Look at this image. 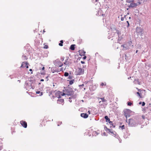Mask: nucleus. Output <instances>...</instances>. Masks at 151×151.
I'll return each mask as SVG.
<instances>
[{"instance_id":"24","label":"nucleus","mask_w":151,"mask_h":151,"mask_svg":"<svg viewBox=\"0 0 151 151\" xmlns=\"http://www.w3.org/2000/svg\"><path fill=\"white\" fill-rule=\"evenodd\" d=\"M2 146V144L1 143H0V150H1L3 148Z\"/></svg>"},{"instance_id":"56","label":"nucleus","mask_w":151,"mask_h":151,"mask_svg":"<svg viewBox=\"0 0 151 151\" xmlns=\"http://www.w3.org/2000/svg\"><path fill=\"white\" fill-rule=\"evenodd\" d=\"M45 32V30H43V32Z\"/></svg>"},{"instance_id":"16","label":"nucleus","mask_w":151,"mask_h":151,"mask_svg":"<svg viewBox=\"0 0 151 151\" xmlns=\"http://www.w3.org/2000/svg\"><path fill=\"white\" fill-rule=\"evenodd\" d=\"M79 53L80 54V55L82 56H84L85 55V53L86 52H85L84 51L81 50H80L79 51Z\"/></svg>"},{"instance_id":"11","label":"nucleus","mask_w":151,"mask_h":151,"mask_svg":"<svg viewBox=\"0 0 151 151\" xmlns=\"http://www.w3.org/2000/svg\"><path fill=\"white\" fill-rule=\"evenodd\" d=\"M73 91L72 88H71L70 91H67V95L68 96L69 95H73Z\"/></svg>"},{"instance_id":"6","label":"nucleus","mask_w":151,"mask_h":151,"mask_svg":"<svg viewBox=\"0 0 151 151\" xmlns=\"http://www.w3.org/2000/svg\"><path fill=\"white\" fill-rule=\"evenodd\" d=\"M97 99L99 101V103L101 104V101L104 103L107 101V100L105 99L104 97L103 98H99L98 97Z\"/></svg>"},{"instance_id":"63","label":"nucleus","mask_w":151,"mask_h":151,"mask_svg":"<svg viewBox=\"0 0 151 151\" xmlns=\"http://www.w3.org/2000/svg\"><path fill=\"white\" fill-rule=\"evenodd\" d=\"M60 122V123L61 124L62 123V122Z\"/></svg>"},{"instance_id":"41","label":"nucleus","mask_w":151,"mask_h":151,"mask_svg":"<svg viewBox=\"0 0 151 151\" xmlns=\"http://www.w3.org/2000/svg\"><path fill=\"white\" fill-rule=\"evenodd\" d=\"M64 76L66 77V72H65V73H64Z\"/></svg>"},{"instance_id":"44","label":"nucleus","mask_w":151,"mask_h":151,"mask_svg":"<svg viewBox=\"0 0 151 151\" xmlns=\"http://www.w3.org/2000/svg\"><path fill=\"white\" fill-rule=\"evenodd\" d=\"M45 68V67H43L42 68V70H44Z\"/></svg>"},{"instance_id":"32","label":"nucleus","mask_w":151,"mask_h":151,"mask_svg":"<svg viewBox=\"0 0 151 151\" xmlns=\"http://www.w3.org/2000/svg\"><path fill=\"white\" fill-rule=\"evenodd\" d=\"M142 103V106H144L145 104V102H143Z\"/></svg>"},{"instance_id":"37","label":"nucleus","mask_w":151,"mask_h":151,"mask_svg":"<svg viewBox=\"0 0 151 151\" xmlns=\"http://www.w3.org/2000/svg\"><path fill=\"white\" fill-rule=\"evenodd\" d=\"M142 118L143 119H145V116L144 115H142Z\"/></svg>"},{"instance_id":"62","label":"nucleus","mask_w":151,"mask_h":151,"mask_svg":"<svg viewBox=\"0 0 151 151\" xmlns=\"http://www.w3.org/2000/svg\"><path fill=\"white\" fill-rule=\"evenodd\" d=\"M104 134H105V133H104Z\"/></svg>"},{"instance_id":"9","label":"nucleus","mask_w":151,"mask_h":151,"mask_svg":"<svg viewBox=\"0 0 151 151\" xmlns=\"http://www.w3.org/2000/svg\"><path fill=\"white\" fill-rule=\"evenodd\" d=\"M29 64L27 62H23L22 63V65L20 67V68H22L23 67H26L27 68H29L28 66Z\"/></svg>"},{"instance_id":"29","label":"nucleus","mask_w":151,"mask_h":151,"mask_svg":"<svg viewBox=\"0 0 151 151\" xmlns=\"http://www.w3.org/2000/svg\"><path fill=\"white\" fill-rule=\"evenodd\" d=\"M104 85H106V84H104L103 83H101L100 84V86H103Z\"/></svg>"},{"instance_id":"25","label":"nucleus","mask_w":151,"mask_h":151,"mask_svg":"<svg viewBox=\"0 0 151 151\" xmlns=\"http://www.w3.org/2000/svg\"><path fill=\"white\" fill-rule=\"evenodd\" d=\"M116 32L117 34L118 35H121V33L118 30Z\"/></svg>"},{"instance_id":"58","label":"nucleus","mask_w":151,"mask_h":151,"mask_svg":"<svg viewBox=\"0 0 151 151\" xmlns=\"http://www.w3.org/2000/svg\"><path fill=\"white\" fill-rule=\"evenodd\" d=\"M63 70V69L62 68H61V70H62V71Z\"/></svg>"},{"instance_id":"1","label":"nucleus","mask_w":151,"mask_h":151,"mask_svg":"<svg viewBox=\"0 0 151 151\" xmlns=\"http://www.w3.org/2000/svg\"><path fill=\"white\" fill-rule=\"evenodd\" d=\"M128 123L130 127H134L138 124L139 122L137 118L134 117L129 119Z\"/></svg>"},{"instance_id":"43","label":"nucleus","mask_w":151,"mask_h":151,"mask_svg":"<svg viewBox=\"0 0 151 151\" xmlns=\"http://www.w3.org/2000/svg\"><path fill=\"white\" fill-rule=\"evenodd\" d=\"M40 81H44V80L43 79H41L40 80Z\"/></svg>"},{"instance_id":"14","label":"nucleus","mask_w":151,"mask_h":151,"mask_svg":"<svg viewBox=\"0 0 151 151\" xmlns=\"http://www.w3.org/2000/svg\"><path fill=\"white\" fill-rule=\"evenodd\" d=\"M64 101L63 99H60L57 100V103L59 104H62L64 102Z\"/></svg>"},{"instance_id":"53","label":"nucleus","mask_w":151,"mask_h":151,"mask_svg":"<svg viewBox=\"0 0 151 151\" xmlns=\"http://www.w3.org/2000/svg\"><path fill=\"white\" fill-rule=\"evenodd\" d=\"M129 44H130L132 43V42L130 41V42H129Z\"/></svg>"},{"instance_id":"47","label":"nucleus","mask_w":151,"mask_h":151,"mask_svg":"<svg viewBox=\"0 0 151 151\" xmlns=\"http://www.w3.org/2000/svg\"><path fill=\"white\" fill-rule=\"evenodd\" d=\"M69 75V73H67V77Z\"/></svg>"},{"instance_id":"5","label":"nucleus","mask_w":151,"mask_h":151,"mask_svg":"<svg viewBox=\"0 0 151 151\" xmlns=\"http://www.w3.org/2000/svg\"><path fill=\"white\" fill-rule=\"evenodd\" d=\"M24 87L28 91L29 90V89L32 88L30 84H29L28 83H27L26 82H25Z\"/></svg>"},{"instance_id":"54","label":"nucleus","mask_w":151,"mask_h":151,"mask_svg":"<svg viewBox=\"0 0 151 151\" xmlns=\"http://www.w3.org/2000/svg\"><path fill=\"white\" fill-rule=\"evenodd\" d=\"M136 89L137 90H138V91H139V89H138V88H136Z\"/></svg>"},{"instance_id":"10","label":"nucleus","mask_w":151,"mask_h":151,"mask_svg":"<svg viewBox=\"0 0 151 151\" xmlns=\"http://www.w3.org/2000/svg\"><path fill=\"white\" fill-rule=\"evenodd\" d=\"M105 119H106V122H109V123L111 125L113 124V122H111L110 121V119L109 118H108V117L107 116H105L104 117Z\"/></svg>"},{"instance_id":"27","label":"nucleus","mask_w":151,"mask_h":151,"mask_svg":"<svg viewBox=\"0 0 151 151\" xmlns=\"http://www.w3.org/2000/svg\"><path fill=\"white\" fill-rule=\"evenodd\" d=\"M121 46L122 47H123V48H125L126 49H127L128 48V47H125L124 45H122Z\"/></svg>"},{"instance_id":"36","label":"nucleus","mask_w":151,"mask_h":151,"mask_svg":"<svg viewBox=\"0 0 151 151\" xmlns=\"http://www.w3.org/2000/svg\"><path fill=\"white\" fill-rule=\"evenodd\" d=\"M86 58V56H85V55L84 56V57L83 58V59H85Z\"/></svg>"},{"instance_id":"23","label":"nucleus","mask_w":151,"mask_h":151,"mask_svg":"<svg viewBox=\"0 0 151 151\" xmlns=\"http://www.w3.org/2000/svg\"><path fill=\"white\" fill-rule=\"evenodd\" d=\"M124 115L125 116L126 118H127V117L129 116V115L127 114V112H124Z\"/></svg>"},{"instance_id":"22","label":"nucleus","mask_w":151,"mask_h":151,"mask_svg":"<svg viewBox=\"0 0 151 151\" xmlns=\"http://www.w3.org/2000/svg\"><path fill=\"white\" fill-rule=\"evenodd\" d=\"M63 40H61L60 41V43L59 44V45L60 46H63Z\"/></svg>"},{"instance_id":"40","label":"nucleus","mask_w":151,"mask_h":151,"mask_svg":"<svg viewBox=\"0 0 151 151\" xmlns=\"http://www.w3.org/2000/svg\"><path fill=\"white\" fill-rule=\"evenodd\" d=\"M69 99H70V97H69ZM69 101L70 102H71L72 101V100H71L70 99Z\"/></svg>"},{"instance_id":"3","label":"nucleus","mask_w":151,"mask_h":151,"mask_svg":"<svg viewBox=\"0 0 151 151\" xmlns=\"http://www.w3.org/2000/svg\"><path fill=\"white\" fill-rule=\"evenodd\" d=\"M54 65L58 67H61L63 64L61 62H60L59 60H56L54 62Z\"/></svg>"},{"instance_id":"8","label":"nucleus","mask_w":151,"mask_h":151,"mask_svg":"<svg viewBox=\"0 0 151 151\" xmlns=\"http://www.w3.org/2000/svg\"><path fill=\"white\" fill-rule=\"evenodd\" d=\"M21 124L25 128L27 127V122L24 121H21L20 122Z\"/></svg>"},{"instance_id":"35","label":"nucleus","mask_w":151,"mask_h":151,"mask_svg":"<svg viewBox=\"0 0 151 151\" xmlns=\"http://www.w3.org/2000/svg\"><path fill=\"white\" fill-rule=\"evenodd\" d=\"M127 23L128 24V25H127V27H128L129 26V23L128 22V21H127Z\"/></svg>"},{"instance_id":"13","label":"nucleus","mask_w":151,"mask_h":151,"mask_svg":"<svg viewBox=\"0 0 151 151\" xmlns=\"http://www.w3.org/2000/svg\"><path fill=\"white\" fill-rule=\"evenodd\" d=\"M137 6V4L134 3H131L130 4L129 6V7H136Z\"/></svg>"},{"instance_id":"15","label":"nucleus","mask_w":151,"mask_h":151,"mask_svg":"<svg viewBox=\"0 0 151 151\" xmlns=\"http://www.w3.org/2000/svg\"><path fill=\"white\" fill-rule=\"evenodd\" d=\"M68 80H72L73 79L75 80V78L73 76L71 75V74H70V75L68 77Z\"/></svg>"},{"instance_id":"20","label":"nucleus","mask_w":151,"mask_h":151,"mask_svg":"<svg viewBox=\"0 0 151 151\" xmlns=\"http://www.w3.org/2000/svg\"><path fill=\"white\" fill-rule=\"evenodd\" d=\"M137 94L138 95V96L140 98H142L143 96L141 94V93H139V92H137Z\"/></svg>"},{"instance_id":"48","label":"nucleus","mask_w":151,"mask_h":151,"mask_svg":"<svg viewBox=\"0 0 151 151\" xmlns=\"http://www.w3.org/2000/svg\"><path fill=\"white\" fill-rule=\"evenodd\" d=\"M139 29H140V28H138L137 29H136V31H138V30Z\"/></svg>"},{"instance_id":"30","label":"nucleus","mask_w":151,"mask_h":151,"mask_svg":"<svg viewBox=\"0 0 151 151\" xmlns=\"http://www.w3.org/2000/svg\"><path fill=\"white\" fill-rule=\"evenodd\" d=\"M64 57H62L61 58L60 60L61 61H63L64 60Z\"/></svg>"},{"instance_id":"31","label":"nucleus","mask_w":151,"mask_h":151,"mask_svg":"<svg viewBox=\"0 0 151 151\" xmlns=\"http://www.w3.org/2000/svg\"><path fill=\"white\" fill-rule=\"evenodd\" d=\"M22 57L24 58V59H27L26 56H25V55H22Z\"/></svg>"},{"instance_id":"19","label":"nucleus","mask_w":151,"mask_h":151,"mask_svg":"<svg viewBox=\"0 0 151 151\" xmlns=\"http://www.w3.org/2000/svg\"><path fill=\"white\" fill-rule=\"evenodd\" d=\"M75 46V45H71L70 47V49L72 50H74L75 49V47H74Z\"/></svg>"},{"instance_id":"57","label":"nucleus","mask_w":151,"mask_h":151,"mask_svg":"<svg viewBox=\"0 0 151 151\" xmlns=\"http://www.w3.org/2000/svg\"><path fill=\"white\" fill-rule=\"evenodd\" d=\"M137 52H138V50H136V53H137Z\"/></svg>"},{"instance_id":"12","label":"nucleus","mask_w":151,"mask_h":151,"mask_svg":"<svg viewBox=\"0 0 151 151\" xmlns=\"http://www.w3.org/2000/svg\"><path fill=\"white\" fill-rule=\"evenodd\" d=\"M81 116L84 118H86L88 116V115L86 113H81Z\"/></svg>"},{"instance_id":"33","label":"nucleus","mask_w":151,"mask_h":151,"mask_svg":"<svg viewBox=\"0 0 151 151\" xmlns=\"http://www.w3.org/2000/svg\"><path fill=\"white\" fill-rule=\"evenodd\" d=\"M48 46L47 45H45L44 47V48L47 49L48 48Z\"/></svg>"},{"instance_id":"39","label":"nucleus","mask_w":151,"mask_h":151,"mask_svg":"<svg viewBox=\"0 0 151 151\" xmlns=\"http://www.w3.org/2000/svg\"><path fill=\"white\" fill-rule=\"evenodd\" d=\"M81 63H82V64H84L85 63V62L84 61H81Z\"/></svg>"},{"instance_id":"52","label":"nucleus","mask_w":151,"mask_h":151,"mask_svg":"<svg viewBox=\"0 0 151 151\" xmlns=\"http://www.w3.org/2000/svg\"><path fill=\"white\" fill-rule=\"evenodd\" d=\"M41 74L42 75H44V73H41Z\"/></svg>"},{"instance_id":"21","label":"nucleus","mask_w":151,"mask_h":151,"mask_svg":"<svg viewBox=\"0 0 151 151\" xmlns=\"http://www.w3.org/2000/svg\"><path fill=\"white\" fill-rule=\"evenodd\" d=\"M39 87H40L39 88V89L40 91H42L43 89V88L44 87L43 85H41V86H39Z\"/></svg>"},{"instance_id":"26","label":"nucleus","mask_w":151,"mask_h":151,"mask_svg":"<svg viewBox=\"0 0 151 151\" xmlns=\"http://www.w3.org/2000/svg\"><path fill=\"white\" fill-rule=\"evenodd\" d=\"M120 127L122 129H124V125H123L122 126H120Z\"/></svg>"},{"instance_id":"60","label":"nucleus","mask_w":151,"mask_h":151,"mask_svg":"<svg viewBox=\"0 0 151 151\" xmlns=\"http://www.w3.org/2000/svg\"><path fill=\"white\" fill-rule=\"evenodd\" d=\"M129 19H131V17H129Z\"/></svg>"},{"instance_id":"55","label":"nucleus","mask_w":151,"mask_h":151,"mask_svg":"<svg viewBox=\"0 0 151 151\" xmlns=\"http://www.w3.org/2000/svg\"><path fill=\"white\" fill-rule=\"evenodd\" d=\"M40 84H41V83H39V84H39V85H40Z\"/></svg>"},{"instance_id":"42","label":"nucleus","mask_w":151,"mask_h":151,"mask_svg":"<svg viewBox=\"0 0 151 151\" xmlns=\"http://www.w3.org/2000/svg\"><path fill=\"white\" fill-rule=\"evenodd\" d=\"M84 86V84H82L79 86Z\"/></svg>"},{"instance_id":"2","label":"nucleus","mask_w":151,"mask_h":151,"mask_svg":"<svg viewBox=\"0 0 151 151\" xmlns=\"http://www.w3.org/2000/svg\"><path fill=\"white\" fill-rule=\"evenodd\" d=\"M55 95L53 96L55 97H57L59 98L61 97V96H63L65 95V93H62L60 91H55L54 92Z\"/></svg>"},{"instance_id":"17","label":"nucleus","mask_w":151,"mask_h":151,"mask_svg":"<svg viewBox=\"0 0 151 151\" xmlns=\"http://www.w3.org/2000/svg\"><path fill=\"white\" fill-rule=\"evenodd\" d=\"M67 81L69 82V85H71L73 83L74 81V80H67Z\"/></svg>"},{"instance_id":"18","label":"nucleus","mask_w":151,"mask_h":151,"mask_svg":"<svg viewBox=\"0 0 151 151\" xmlns=\"http://www.w3.org/2000/svg\"><path fill=\"white\" fill-rule=\"evenodd\" d=\"M40 91H37L36 92V93L37 94H40L39 96H41L43 94V92H40Z\"/></svg>"},{"instance_id":"45","label":"nucleus","mask_w":151,"mask_h":151,"mask_svg":"<svg viewBox=\"0 0 151 151\" xmlns=\"http://www.w3.org/2000/svg\"><path fill=\"white\" fill-rule=\"evenodd\" d=\"M88 113L89 114H90V111H88Z\"/></svg>"},{"instance_id":"46","label":"nucleus","mask_w":151,"mask_h":151,"mask_svg":"<svg viewBox=\"0 0 151 151\" xmlns=\"http://www.w3.org/2000/svg\"><path fill=\"white\" fill-rule=\"evenodd\" d=\"M142 102L141 101V102H140L139 103V104H142Z\"/></svg>"},{"instance_id":"4","label":"nucleus","mask_w":151,"mask_h":151,"mask_svg":"<svg viewBox=\"0 0 151 151\" xmlns=\"http://www.w3.org/2000/svg\"><path fill=\"white\" fill-rule=\"evenodd\" d=\"M106 131H108V132L109 134H111L112 135H116V133L115 131H113L111 129L108 128L106 127Z\"/></svg>"},{"instance_id":"59","label":"nucleus","mask_w":151,"mask_h":151,"mask_svg":"<svg viewBox=\"0 0 151 151\" xmlns=\"http://www.w3.org/2000/svg\"><path fill=\"white\" fill-rule=\"evenodd\" d=\"M58 126H59V124H58Z\"/></svg>"},{"instance_id":"49","label":"nucleus","mask_w":151,"mask_h":151,"mask_svg":"<svg viewBox=\"0 0 151 151\" xmlns=\"http://www.w3.org/2000/svg\"><path fill=\"white\" fill-rule=\"evenodd\" d=\"M138 91H139V92H140L141 93V90L140 89H139Z\"/></svg>"},{"instance_id":"28","label":"nucleus","mask_w":151,"mask_h":151,"mask_svg":"<svg viewBox=\"0 0 151 151\" xmlns=\"http://www.w3.org/2000/svg\"><path fill=\"white\" fill-rule=\"evenodd\" d=\"M132 104V103L130 102H128L127 105L128 106H131Z\"/></svg>"},{"instance_id":"38","label":"nucleus","mask_w":151,"mask_h":151,"mask_svg":"<svg viewBox=\"0 0 151 151\" xmlns=\"http://www.w3.org/2000/svg\"><path fill=\"white\" fill-rule=\"evenodd\" d=\"M124 18L123 17H122L121 18V20L122 21H123V20H124Z\"/></svg>"},{"instance_id":"50","label":"nucleus","mask_w":151,"mask_h":151,"mask_svg":"<svg viewBox=\"0 0 151 151\" xmlns=\"http://www.w3.org/2000/svg\"><path fill=\"white\" fill-rule=\"evenodd\" d=\"M64 63L65 64H66V60H65V62Z\"/></svg>"},{"instance_id":"51","label":"nucleus","mask_w":151,"mask_h":151,"mask_svg":"<svg viewBox=\"0 0 151 151\" xmlns=\"http://www.w3.org/2000/svg\"><path fill=\"white\" fill-rule=\"evenodd\" d=\"M29 70L30 71H32V69H29Z\"/></svg>"},{"instance_id":"34","label":"nucleus","mask_w":151,"mask_h":151,"mask_svg":"<svg viewBox=\"0 0 151 151\" xmlns=\"http://www.w3.org/2000/svg\"><path fill=\"white\" fill-rule=\"evenodd\" d=\"M48 77L49 76H47L46 77V79H47L46 80V81H48V80H49V79H48Z\"/></svg>"},{"instance_id":"64","label":"nucleus","mask_w":151,"mask_h":151,"mask_svg":"<svg viewBox=\"0 0 151 151\" xmlns=\"http://www.w3.org/2000/svg\"><path fill=\"white\" fill-rule=\"evenodd\" d=\"M18 81H20L19 80H18Z\"/></svg>"},{"instance_id":"7","label":"nucleus","mask_w":151,"mask_h":151,"mask_svg":"<svg viewBox=\"0 0 151 151\" xmlns=\"http://www.w3.org/2000/svg\"><path fill=\"white\" fill-rule=\"evenodd\" d=\"M84 73V70L81 68H79L78 70V75H81L83 74Z\"/></svg>"},{"instance_id":"61","label":"nucleus","mask_w":151,"mask_h":151,"mask_svg":"<svg viewBox=\"0 0 151 151\" xmlns=\"http://www.w3.org/2000/svg\"><path fill=\"white\" fill-rule=\"evenodd\" d=\"M104 134H105V133H104Z\"/></svg>"}]
</instances>
